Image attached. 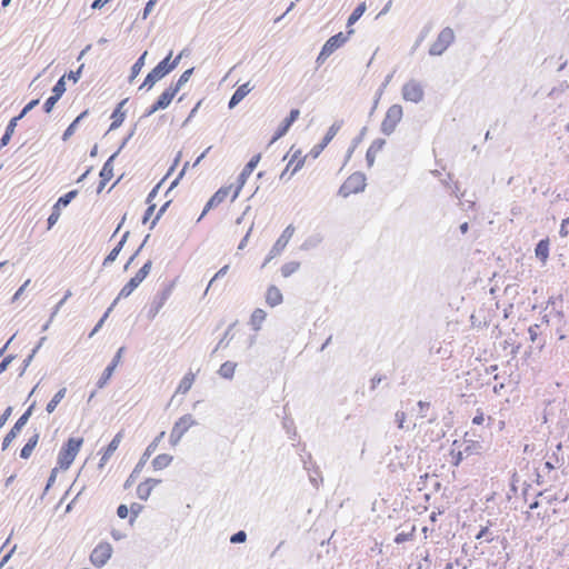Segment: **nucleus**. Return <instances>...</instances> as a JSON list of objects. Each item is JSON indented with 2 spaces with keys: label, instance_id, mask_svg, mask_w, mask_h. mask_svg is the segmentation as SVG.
Returning <instances> with one entry per match:
<instances>
[{
  "label": "nucleus",
  "instance_id": "obj_51",
  "mask_svg": "<svg viewBox=\"0 0 569 569\" xmlns=\"http://www.w3.org/2000/svg\"><path fill=\"white\" fill-rule=\"evenodd\" d=\"M38 102H39V100H38V99L30 101V102H29V103H28V104L22 109V111H21V113L18 116V118H22V117H24V114H26L27 112H29L32 108H34V107L38 104Z\"/></svg>",
  "mask_w": 569,
  "mask_h": 569
},
{
  "label": "nucleus",
  "instance_id": "obj_57",
  "mask_svg": "<svg viewBox=\"0 0 569 569\" xmlns=\"http://www.w3.org/2000/svg\"><path fill=\"white\" fill-rule=\"evenodd\" d=\"M567 224H569V218L563 219L562 223H561L560 234L563 237L568 234V231L565 230V226H567Z\"/></svg>",
  "mask_w": 569,
  "mask_h": 569
},
{
  "label": "nucleus",
  "instance_id": "obj_34",
  "mask_svg": "<svg viewBox=\"0 0 569 569\" xmlns=\"http://www.w3.org/2000/svg\"><path fill=\"white\" fill-rule=\"evenodd\" d=\"M20 118L18 117H14L10 120L7 129H6V133L3 134V137L1 138V146H6L10 138H11V134L13 133L14 131V128L17 126V121L19 120Z\"/></svg>",
  "mask_w": 569,
  "mask_h": 569
},
{
  "label": "nucleus",
  "instance_id": "obj_2",
  "mask_svg": "<svg viewBox=\"0 0 569 569\" xmlns=\"http://www.w3.org/2000/svg\"><path fill=\"white\" fill-rule=\"evenodd\" d=\"M172 52H170L162 61H160L146 77L141 88L151 89L157 81L162 79L171 72L179 63L182 54H178L176 59L171 60Z\"/></svg>",
  "mask_w": 569,
  "mask_h": 569
},
{
  "label": "nucleus",
  "instance_id": "obj_38",
  "mask_svg": "<svg viewBox=\"0 0 569 569\" xmlns=\"http://www.w3.org/2000/svg\"><path fill=\"white\" fill-rule=\"evenodd\" d=\"M114 369H116V368H114V365H109V366L104 369V371H103V373H102V376H101V378H100V380H99V382H98V386H99L100 388H101V387H103V386L109 381V379H110V378H111V376L113 375Z\"/></svg>",
  "mask_w": 569,
  "mask_h": 569
},
{
  "label": "nucleus",
  "instance_id": "obj_23",
  "mask_svg": "<svg viewBox=\"0 0 569 569\" xmlns=\"http://www.w3.org/2000/svg\"><path fill=\"white\" fill-rule=\"evenodd\" d=\"M126 102H127V99L122 100L121 102L118 103L117 108L113 110V112L111 114V120H112L111 126H110L111 130L119 128L123 123L126 113L122 109H123V106L126 104Z\"/></svg>",
  "mask_w": 569,
  "mask_h": 569
},
{
  "label": "nucleus",
  "instance_id": "obj_59",
  "mask_svg": "<svg viewBox=\"0 0 569 569\" xmlns=\"http://www.w3.org/2000/svg\"><path fill=\"white\" fill-rule=\"evenodd\" d=\"M228 270V266H224L222 267L216 274L214 277L212 278V280L210 281V283H212V281H214L217 278H219L220 276H223Z\"/></svg>",
  "mask_w": 569,
  "mask_h": 569
},
{
  "label": "nucleus",
  "instance_id": "obj_56",
  "mask_svg": "<svg viewBox=\"0 0 569 569\" xmlns=\"http://www.w3.org/2000/svg\"><path fill=\"white\" fill-rule=\"evenodd\" d=\"M158 0H149L144 8V17L152 10Z\"/></svg>",
  "mask_w": 569,
  "mask_h": 569
},
{
  "label": "nucleus",
  "instance_id": "obj_48",
  "mask_svg": "<svg viewBox=\"0 0 569 569\" xmlns=\"http://www.w3.org/2000/svg\"><path fill=\"white\" fill-rule=\"evenodd\" d=\"M59 471H62L61 468H59L58 466H56L52 470H51V473H50V477L48 479V483H47V489L49 487H51L54 481H56V478H57V475Z\"/></svg>",
  "mask_w": 569,
  "mask_h": 569
},
{
  "label": "nucleus",
  "instance_id": "obj_54",
  "mask_svg": "<svg viewBox=\"0 0 569 569\" xmlns=\"http://www.w3.org/2000/svg\"><path fill=\"white\" fill-rule=\"evenodd\" d=\"M138 472V466L134 468V470L132 471V473L129 476V478L126 480L124 482V488H129L133 485L134 482V476L136 473Z\"/></svg>",
  "mask_w": 569,
  "mask_h": 569
},
{
  "label": "nucleus",
  "instance_id": "obj_3",
  "mask_svg": "<svg viewBox=\"0 0 569 569\" xmlns=\"http://www.w3.org/2000/svg\"><path fill=\"white\" fill-rule=\"evenodd\" d=\"M241 184H229L223 186L220 189H218L214 194L209 199L207 204L204 206V209L201 213V217H203L209 210L219 207L220 204L224 203L226 201H234L240 191H241Z\"/></svg>",
  "mask_w": 569,
  "mask_h": 569
},
{
  "label": "nucleus",
  "instance_id": "obj_30",
  "mask_svg": "<svg viewBox=\"0 0 569 569\" xmlns=\"http://www.w3.org/2000/svg\"><path fill=\"white\" fill-rule=\"evenodd\" d=\"M237 363L226 361L219 368V375L226 379H231L236 372Z\"/></svg>",
  "mask_w": 569,
  "mask_h": 569
},
{
  "label": "nucleus",
  "instance_id": "obj_64",
  "mask_svg": "<svg viewBox=\"0 0 569 569\" xmlns=\"http://www.w3.org/2000/svg\"><path fill=\"white\" fill-rule=\"evenodd\" d=\"M535 328H537V326L529 328V333H530V338L532 341H535L537 338V332H536Z\"/></svg>",
  "mask_w": 569,
  "mask_h": 569
},
{
  "label": "nucleus",
  "instance_id": "obj_27",
  "mask_svg": "<svg viewBox=\"0 0 569 569\" xmlns=\"http://www.w3.org/2000/svg\"><path fill=\"white\" fill-rule=\"evenodd\" d=\"M139 284L136 280L130 279L120 290L117 299L114 302L119 301L120 299L128 298L137 288Z\"/></svg>",
  "mask_w": 569,
  "mask_h": 569
},
{
  "label": "nucleus",
  "instance_id": "obj_29",
  "mask_svg": "<svg viewBox=\"0 0 569 569\" xmlns=\"http://www.w3.org/2000/svg\"><path fill=\"white\" fill-rule=\"evenodd\" d=\"M367 7L366 2H361L358 4V7L353 10V12L348 18L347 27L348 29H352L351 26L355 24L365 13Z\"/></svg>",
  "mask_w": 569,
  "mask_h": 569
},
{
  "label": "nucleus",
  "instance_id": "obj_37",
  "mask_svg": "<svg viewBox=\"0 0 569 569\" xmlns=\"http://www.w3.org/2000/svg\"><path fill=\"white\" fill-rule=\"evenodd\" d=\"M164 436V431H161L154 439L153 441L147 447L144 453H143V457H149L151 456L158 448V445L159 442L161 441V439L163 438Z\"/></svg>",
  "mask_w": 569,
  "mask_h": 569
},
{
  "label": "nucleus",
  "instance_id": "obj_18",
  "mask_svg": "<svg viewBox=\"0 0 569 569\" xmlns=\"http://www.w3.org/2000/svg\"><path fill=\"white\" fill-rule=\"evenodd\" d=\"M260 159H261V154L260 153L253 156L250 159V161L246 164V167L243 168V170L239 174L237 184H241V188H243L247 179L252 173V171L256 169V167L258 166Z\"/></svg>",
  "mask_w": 569,
  "mask_h": 569
},
{
  "label": "nucleus",
  "instance_id": "obj_20",
  "mask_svg": "<svg viewBox=\"0 0 569 569\" xmlns=\"http://www.w3.org/2000/svg\"><path fill=\"white\" fill-rule=\"evenodd\" d=\"M253 89V87L250 86V82H246L237 88L234 93L232 94L230 101H229V108H234L240 101L244 99L247 94Z\"/></svg>",
  "mask_w": 569,
  "mask_h": 569
},
{
  "label": "nucleus",
  "instance_id": "obj_53",
  "mask_svg": "<svg viewBox=\"0 0 569 569\" xmlns=\"http://www.w3.org/2000/svg\"><path fill=\"white\" fill-rule=\"evenodd\" d=\"M485 421V416L481 410H478L477 415L472 419L473 425H482Z\"/></svg>",
  "mask_w": 569,
  "mask_h": 569
},
{
  "label": "nucleus",
  "instance_id": "obj_15",
  "mask_svg": "<svg viewBox=\"0 0 569 569\" xmlns=\"http://www.w3.org/2000/svg\"><path fill=\"white\" fill-rule=\"evenodd\" d=\"M386 144H387V141L383 138L375 139L371 142V144L369 146L367 153H366V160H367L368 167H372L375 164L377 157L383 151Z\"/></svg>",
  "mask_w": 569,
  "mask_h": 569
},
{
  "label": "nucleus",
  "instance_id": "obj_31",
  "mask_svg": "<svg viewBox=\"0 0 569 569\" xmlns=\"http://www.w3.org/2000/svg\"><path fill=\"white\" fill-rule=\"evenodd\" d=\"M88 114V111H83L82 113H80L71 123L70 126L66 129V131L63 132L62 134V140L63 141H67L74 132H76V129H77V126L78 123L81 121L82 118H84Z\"/></svg>",
  "mask_w": 569,
  "mask_h": 569
},
{
  "label": "nucleus",
  "instance_id": "obj_41",
  "mask_svg": "<svg viewBox=\"0 0 569 569\" xmlns=\"http://www.w3.org/2000/svg\"><path fill=\"white\" fill-rule=\"evenodd\" d=\"M53 96L59 98L66 91V83L63 80V77L58 80V82L53 87Z\"/></svg>",
  "mask_w": 569,
  "mask_h": 569
},
{
  "label": "nucleus",
  "instance_id": "obj_40",
  "mask_svg": "<svg viewBox=\"0 0 569 569\" xmlns=\"http://www.w3.org/2000/svg\"><path fill=\"white\" fill-rule=\"evenodd\" d=\"M60 214H61V208H59L58 206L54 204L52 208V212L48 218V227L49 228H51L52 226H54L57 223V221L60 218Z\"/></svg>",
  "mask_w": 569,
  "mask_h": 569
},
{
  "label": "nucleus",
  "instance_id": "obj_42",
  "mask_svg": "<svg viewBox=\"0 0 569 569\" xmlns=\"http://www.w3.org/2000/svg\"><path fill=\"white\" fill-rule=\"evenodd\" d=\"M191 73H192V69H188V70H186V71L180 76V78L178 79V81H177L176 83L171 84V86H172V87H177V90L179 91V90L181 89L182 84H184V83L189 80V78H190Z\"/></svg>",
  "mask_w": 569,
  "mask_h": 569
},
{
  "label": "nucleus",
  "instance_id": "obj_36",
  "mask_svg": "<svg viewBox=\"0 0 569 569\" xmlns=\"http://www.w3.org/2000/svg\"><path fill=\"white\" fill-rule=\"evenodd\" d=\"M77 194H78L77 190H71L68 193H66L64 196L60 197L54 204L62 209V208L67 207L71 202V200H73L77 197Z\"/></svg>",
  "mask_w": 569,
  "mask_h": 569
},
{
  "label": "nucleus",
  "instance_id": "obj_62",
  "mask_svg": "<svg viewBox=\"0 0 569 569\" xmlns=\"http://www.w3.org/2000/svg\"><path fill=\"white\" fill-rule=\"evenodd\" d=\"M322 150H323V149H320V143H319V144H317V146H315V147L312 148V150H311L312 156H313L315 158H316V157H318V156L321 153V151H322Z\"/></svg>",
  "mask_w": 569,
  "mask_h": 569
},
{
  "label": "nucleus",
  "instance_id": "obj_22",
  "mask_svg": "<svg viewBox=\"0 0 569 569\" xmlns=\"http://www.w3.org/2000/svg\"><path fill=\"white\" fill-rule=\"evenodd\" d=\"M122 432H118L113 439L110 441V443L107 446V448L104 449V451L102 452V456H101V465L106 463L110 457L113 455V452L118 449L121 440H122Z\"/></svg>",
  "mask_w": 569,
  "mask_h": 569
},
{
  "label": "nucleus",
  "instance_id": "obj_16",
  "mask_svg": "<svg viewBox=\"0 0 569 569\" xmlns=\"http://www.w3.org/2000/svg\"><path fill=\"white\" fill-rule=\"evenodd\" d=\"M266 303L274 308L283 302V295L277 286H269L264 295Z\"/></svg>",
  "mask_w": 569,
  "mask_h": 569
},
{
  "label": "nucleus",
  "instance_id": "obj_32",
  "mask_svg": "<svg viewBox=\"0 0 569 569\" xmlns=\"http://www.w3.org/2000/svg\"><path fill=\"white\" fill-rule=\"evenodd\" d=\"M151 261L148 260L147 262L143 263V266L138 270V272L134 274V277H132L131 279L132 280H136L137 283L140 286L142 283V281L148 277V274L150 273V270H151Z\"/></svg>",
  "mask_w": 569,
  "mask_h": 569
},
{
  "label": "nucleus",
  "instance_id": "obj_5",
  "mask_svg": "<svg viewBox=\"0 0 569 569\" xmlns=\"http://www.w3.org/2000/svg\"><path fill=\"white\" fill-rule=\"evenodd\" d=\"M403 118V108L399 103L391 104L381 121L380 130L382 133L392 134Z\"/></svg>",
  "mask_w": 569,
  "mask_h": 569
},
{
  "label": "nucleus",
  "instance_id": "obj_4",
  "mask_svg": "<svg viewBox=\"0 0 569 569\" xmlns=\"http://www.w3.org/2000/svg\"><path fill=\"white\" fill-rule=\"evenodd\" d=\"M353 29H348L346 33L339 32L332 37H330L326 43L323 44L318 58L317 62L322 63L325 62L336 50L341 48L349 38L353 34Z\"/></svg>",
  "mask_w": 569,
  "mask_h": 569
},
{
  "label": "nucleus",
  "instance_id": "obj_49",
  "mask_svg": "<svg viewBox=\"0 0 569 569\" xmlns=\"http://www.w3.org/2000/svg\"><path fill=\"white\" fill-rule=\"evenodd\" d=\"M11 412H12V408L11 407H8L4 412L0 416V429L6 425V422L8 421L9 417L11 416Z\"/></svg>",
  "mask_w": 569,
  "mask_h": 569
},
{
  "label": "nucleus",
  "instance_id": "obj_58",
  "mask_svg": "<svg viewBox=\"0 0 569 569\" xmlns=\"http://www.w3.org/2000/svg\"><path fill=\"white\" fill-rule=\"evenodd\" d=\"M129 233L126 232L121 240L118 242V244L114 247V249H122V247L124 246L126 241H127V238H128Z\"/></svg>",
  "mask_w": 569,
  "mask_h": 569
},
{
  "label": "nucleus",
  "instance_id": "obj_63",
  "mask_svg": "<svg viewBox=\"0 0 569 569\" xmlns=\"http://www.w3.org/2000/svg\"><path fill=\"white\" fill-rule=\"evenodd\" d=\"M536 253H537V257H539L541 261H546V259L548 257V251L541 250V251H536Z\"/></svg>",
  "mask_w": 569,
  "mask_h": 569
},
{
  "label": "nucleus",
  "instance_id": "obj_45",
  "mask_svg": "<svg viewBox=\"0 0 569 569\" xmlns=\"http://www.w3.org/2000/svg\"><path fill=\"white\" fill-rule=\"evenodd\" d=\"M246 539H247L246 532L244 531H238L237 533L231 536L230 541L232 543H239V542H244Z\"/></svg>",
  "mask_w": 569,
  "mask_h": 569
},
{
  "label": "nucleus",
  "instance_id": "obj_33",
  "mask_svg": "<svg viewBox=\"0 0 569 569\" xmlns=\"http://www.w3.org/2000/svg\"><path fill=\"white\" fill-rule=\"evenodd\" d=\"M66 392H67V389L66 388H61L54 396L53 398L48 402L47 405V408L46 410L51 413L54 411V409L57 408V406L59 405V402L64 398L66 396Z\"/></svg>",
  "mask_w": 569,
  "mask_h": 569
},
{
  "label": "nucleus",
  "instance_id": "obj_8",
  "mask_svg": "<svg viewBox=\"0 0 569 569\" xmlns=\"http://www.w3.org/2000/svg\"><path fill=\"white\" fill-rule=\"evenodd\" d=\"M401 94L403 100L419 103L423 100L425 91L422 84L419 81L412 79L402 86Z\"/></svg>",
  "mask_w": 569,
  "mask_h": 569
},
{
  "label": "nucleus",
  "instance_id": "obj_26",
  "mask_svg": "<svg viewBox=\"0 0 569 569\" xmlns=\"http://www.w3.org/2000/svg\"><path fill=\"white\" fill-rule=\"evenodd\" d=\"M293 233H295V228L292 226H288L283 230V232L279 237V239L277 240V242L274 244L276 249L284 248L289 243V241L292 238Z\"/></svg>",
  "mask_w": 569,
  "mask_h": 569
},
{
  "label": "nucleus",
  "instance_id": "obj_10",
  "mask_svg": "<svg viewBox=\"0 0 569 569\" xmlns=\"http://www.w3.org/2000/svg\"><path fill=\"white\" fill-rule=\"evenodd\" d=\"M306 162V156L302 154L301 150H290V159L280 174V179H290L296 172H298Z\"/></svg>",
  "mask_w": 569,
  "mask_h": 569
},
{
  "label": "nucleus",
  "instance_id": "obj_46",
  "mask_svg": "<svg viewBox=\"0 0 569 569\" xmlns=\"http://www.w3.org/2000/svg\"><path fill=\"white\" fill-rule=\"evenodd\" d=\"M412 538V533H407V532H400L398 533L396 537H395V542L396 543H402L405 541H408Z\"/></svg>",
  "mask_w": 569,
  "mask_h": 569
},
{
  "label": "nucleus",
  "instance_id": "obj_44",
  "mask_svg": "<svg viewBox=\"0 0 569 569\" xmlns=\"http://www.w3.org/2000/svg\"><path fill=\"white\" fill-rule=\"evenodd\" d=\"M142 509H143V507L139 503H132L130 506L129 511L131 512V519H130L131 522L138 517V515L142 511Z\"/></svg>",
  "mask_w": 569,
  "mask_h": 569
},
{
  "label": "nucleus",
  "instance_id": "obj_6",
  "mask_svg": "<svg viewBox=\"0 0 569 569\" xmlns=\"http://www.w3.org/2000/svg\"><path fill=\"white\" fill-rule=\"evenodd\" d=\"M366 176L361 172L350 174L339 188V194L347 198L351 194L362 192L366 188Z\"/></svg>",
  "mask_w": 569,
  "mask_h": 569
},
{
  "label": "nucleus",
  "instance_id": "obj_28",
  "mask_svg": "<svg viewBox=\"0 0 569 569\" xmlns=\"http://www.w3.org/2000/svg\"><path fill=\"white\" fill-rule=\"evenodd\" d=\"M341 128V123H333L326 132L322 141L320 142V149H325L329 142L336 137Z\"/></svg>",
  "mask_w": 569,
  "mask_h": 569
},
{
  "label": "nucleus",
  "instance_id": "obj_43",
  "mask_svg": "<svg viewBox=\"0 0 569 569\" xmlns=\"http://www.w3.org/2000/svg\"><path fill=\"white\" fill-rule=\"evenodd\" d=\"M59 100V98L54 97V96H51L49 97L44 104H43V109L47 113L51 112V110L53 109L54 104L57 103V101Z\"/></svg>",
  "mask_w": 569,
  "mask_h": 569
},
{
  "label": "nucleus",
  "instance_id": "obj_11",
  "mask_svg": "<svg viewBox=\"0 0 569 569\" xmlns=\"http://www.w3.org/2000/svg\"><path fill=\"white\" fill-rule=\"evenodd\" d=\"M112 555V547L109 542H100L90 555V561L96 567L104 566Z\"/></svg>",
  "mask_w": 569,
  "mask_h": 569
},
{
  "label": "nucleus",
  "instance_id": "obj_9",
  "mask_svg": "<svg viewBox=\"0 0 569 569\" xmlns=\"http://www.w3.org/2000/svg\"><path fill=\"white\" fill-rule=\"evenodd\" d=\"M455 39L453 30L450 28H445L440 31L435 42L429 48V53L431 56H440L443 53L447 48L452 43Z\"/></svg>",
  "mask_w": 569,
  "mask_h": 569
},
{
  "label": "nucleus",
  "instance_id": "obj_52",
  "mask_svg": "<svg viewBox=\"0 0 569 569\" xmlns=\"http://www.w3.org/2000/svg\"><path fill=\"white\" fill-rule=\"evenodd\" d=\"M166 300H167V297L163 296L158 302L157 305L154 306L153 310H152V317H154L160 310L161 308L163 307V305L166 303Z\"/></svg>",
  "mask_w": 569,
  "mask_h": 569
},
{
  "label": "nucleus",
  "instance_id": "obj_13",
  "mask_svg": "<svg viewBox=\"0 0 569 569\" xmlns=\"http://www.w3.org/2000/svg\"><path fill=\"white\" fill-rule=\"evenodd\" d=\"M31 415V408H29L14 423V426L11 428V430L7 433V436L3 439L2 442V450H6L11 442L16 439L18 433L21 431V429L27 423L29 417Z\"/></svg>",
  "mask_w": 569,
  "mask_h": 569
},
{
  "label": "nucleus",
  "instance_id": "obj_19",
  "mask_svg": "<svg viewBox=\"0 0 569 569\" xmlns=\"http://www.w3.org/2000/svg\"><path fill=\"white\" fill-rule=\"evenodd\" d=\"M266 319L267 312L261 308H257L250 315L249 326L253 331H260Z\"/></svg>",
  "mask_w": 569,
  "mask_h": 569
},
{
  "label": "nucleus",
  "instance_id": "obj_1",
  "mask_svg": "<svg viewBox=\"0 0 569 569\" xmlns=\"http://www.w3.org/2000/svg\"><path fill=\"white\" fill-rule=\"evenodd\" d=\"M84 439L82 437H70L60 448L57 456V466L62 471L68 470L73 463L77 455L83 446Z\"/></svg>",
  "mask_w": 569,
  "mask_h": 569
},
{
  "label": "nucleus",
  "instance_id": "obj_35",
  "mask_svg": "<svg viewBox=\"0 0 569 569\" xmlns=\"http://www.w3.org/2000/svg\"><path fill=\"white\" fill-rule=\"evenodd\" d=\"M147 56V51H144L141 57L134 62V64L131 68V74H130V81H132L141 71V69L144 66V59Z\"/></svg>",
  "mask_w": 569,
  "mask_h": 569
},
{
  "label": "nucleus",
  "instance_id": "obj_60",
  "mask_svg": "<svg viewBox=\"0 0 569 569\" xmlns=\"http://www.w3.org/2000/svg\"><path fill=\"white\" fill-rule=\"evenodd\" d=\"M488 530L489 528L488 527H483L481 528V530L478 532V535L476 536V539L477 540H480L481 538L486 537V535L488 533Z\"/></svg>",
  "mask_w": 569,
  "mask_h": 569
},
{
  "label": "nucleus",
  "instance_id": "obj_47",
  "mask_svg": "<svg viewBox=\"0 0 569 569\" xmlns=\"http://www.w3.org/2000/svg\"><path fill=\"white\" fill-rule=\"evenodd\" d=\"M30 284V279L26 280L24 283L16 291V293L12 297V301H17L22 293L24 292L26 288Z\"/></svg>",
  "mask_w": 569,
  "mask_h": 569
},
{
  "label": "nucleus",
  "instance_id": "obj_12",
  "mask_svg": "<svg viewBox=\"0 0 569 569\" xmlns=\"http://www.w3.org/2000/svg\"><path fill=\"white\" fill-rule=\"evenodd\" d=\"M179 91L177 87H172L171 84L159 96L158 100L150 107L147 111V114L150 116L158 110L166 109L169 107L173 98L177 96Z\"/></svg>",
  "mask_w": 569,
  "mask_h": 569
},
{
  "label": "nucleus",
  "instance_id": "obj_14",
  "mask_svg": "<svg viewBox=\"0 0 569 569\" xmlns=\"http://www.w3.org/2000/svg\"><path fill=\"white\" fill-rule=\"evenodd\" d=\"M160 483H161V479H156V478L144 479L137 486V489H136L137 497L142 501L148 500L149 497L151 496L152 491L154 490V488L157 486H159Z\"/></svg>",
  "mask_w": 569,
  "mask_h": 569
},
{
  "label": "nucleus",
  "instance_id": "obj_24",
  "mask_svg": "<svg viewBox=\"0 0 569 569\" xmlns=\"http://www.w3.org/2000/svg\"><path fill=\"white\" fill-rule=\"evenodd\" d=\"M173 457L169 453H161L153 458L151 465L153 470L160 471L171 465Z\"/></svg>",
  "mask_w": 569,
  "mask_h": 569
},
{
  "label": "nucleus",
  "instance_id": "obj_61",
  "mask_svg": "<svg viewBox=\"0 0 569 569\" xmlns=\"http://www.w3.org/2000/svg\"><path fill=\"white\" fill-rule=\"evenodd\" d=\"M10 363V358H4L1 362H0V372H3L8 365Z\"/></svg>",
  "mask_w": 569,
  "mask_h": 569
},
{
  "label": "nucleus",
  "instance_id": "obj_39",
  "mask_svg": "<svg viewBox=\"0 0 569 569\" xmlns=\"http://www.w3.org/2000/svg\"><path fill=\"white\" fill-rule=\"evenodd\" d=\"M299 269V262H289L282 266L281 274L287 278Z\"/></svg>",
  "mask_w": 569,
  "mask_h": 569
},
{
  "label": "nucleus",
  "instance_id": "obj_55",
  "mask_svg": "<svg viewBox=\"0 0 569 569\" xmlns=\"http://www.w3.org/2000/svg\"><path fill=\"white\" fill-rule=\"evenodd\" d=\"M122 351H123V348H120L118 350V352L116 353L113 360L110 363V365H114V368H117V366L119 365V362L121 360Z\"/></svg>",
  "mask_w": 569,
  "mask_h": 569
},
{
  "label": "nucleus",
  "instance_id": "obj_50",
  "mask_svg": "<svg viewBox=\"0 0 569 569\" xmlns=\"http://www.w3.org/2000/svg\"><path fill=\"white\" fill-rule=\"evenodd\" d=\"M117 515L120 519H126L129 516V509L126 505H120L117 509Z\"/></svg>",
  "mask_w": 569,
  "mask_h": 569
},
{
  "label": "nucleus",
  "instance_id": "obj_21",
  "mask_svg": "<svg viewBox=\"0 0 569 569\" xmlns=\"http://www.w3.org/2000/svg\"><path fill=\"white\" fill-rule=\"evenodd\" d=\"M196 380V373L192 371L187 372L176 389V395H186L189 392Z\"/></svg>",
  "mask_w": 569,
  "mask_h": 569
},
{
  "label": "nucleus",
  "instance_id": "obj_7",
  "mask_svg": "<svg viewBox=\"0 0 569 569\" xmlns=\"http://www.w3.org/2000/svg\"><path fill=\"white\" fill-rule=\"evenodd\" d=\"M196 425V420L192 415L188 413L180 417L173 425L172 430L170 432V443L171 446H177L183 435Z\"/></svg>",
  "mask_w": 569,
  "mask_h": 569
},
{
  "label": "nucleus",
  "instance_id": "obj_25",
  "mask_svg": "<svg viewBox=\"0 0 569 569\" xmlns=\"http://www.w3.org/2000/svg\"><path fill=\"white\" fill-rule=\"evenodd\" d=\"M38 441H39V435L38 433H36L32 437H30L29 440L27 441V443L21 449L20 457L23 458V459L30 458V456L32 455L34 448L38 445Z\"/></svg>",
  "mask_w": 569,
  "mask_h": 569
},
{
  "label": "nucleus",
  "instance_id": "obj_17",
  "mask_svg": "<svg viewBox=\"0 0 569 569\" xmlns=\"http://www.w3.org/2000/svg\"><path fill=\"white\" fill-rule=\"evenodd\" d=\"M300 111L299 109H292L290 111L289 117H287L283 122L280 124V127L277 129L272 141H276L277 139L281 138L287 133L291 124L299 118Z\"/></svg>",
  "mask_w": 569,
  "mask_h": 569
}]
</instances>
